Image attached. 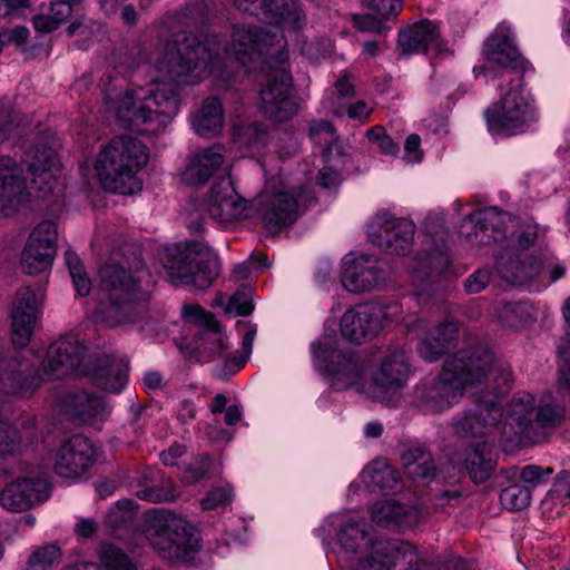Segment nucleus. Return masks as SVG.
<instances>
[{"instance_id": "f257e3e1", "label": "nucleus", "mask_w": 570, "mask_h": 570, "mask_svg": "<svg viewBox=\"0 0 570 570\" xmlns=\"http://www.w3.org/2000/svg\"><path fill=\"white\" fill-rule=\"evenodd\" d=\"M209 53L196 37H184L165 46L159 71L166 80L153 79L146 86L126 90L116 105L119 125L140 134H158L178 114V85L197 82L207 67Z\"/></svg>"}, {"instance_id": "f03ea898", "label": "nucleus", "mask_w": 570, "mask_h": 570, "mask_svg": "<svg viewBox=\"0 0 570 570\" xmlns=\"http://www.w3.org/2000/svg\"><path fill=\"white\" fill-rule=\"evenodd\" d=\"M494 354L478 344L446 356L439 375L415 389V404L425 412L440 413L462 397L468 387L481 384L492 371Z\"/></svg>"}, {"instance_id": "7ed1b4c3", "label": "nucleus", "mask_w": 570, "mask_h": 570, "mask_svg": "<svg viewBox=\"0 0 570 570\" xmlns=\"http://www.w3.org/2000/svg\"><path fill=\"white\" fill-rule=\"evenodd\" d=\"M38 314V302L30 287L17 291L11 305L12 345L0 347V391L18 394L31 387L35 366L22 348L29 343Z\"/></svg>"}, {"instance_id": "20e7f679", "label": "nucleus", "mask_w": 570, "mask_h": 570, "mask_svg": "<svg viewBox=\"0 0 570 570\" xmlns=\"http://www.w3.org/2000/svg\"><path fill=\"white\" fill-rule=\"evenodd\" d=\"M100 301L96 317L108 327H124L141 322L149 309V294L139 279L122 264L114 261L99 268Z\"/></svg>"}, {"instance_id": "39448f33", "label": "nucleus", "mask_w": 570, "mask_h": 570, "mask_svg": "<svg viewBox=\"0 0 570 570\" xmlns=\"http://www.w3.org/2000/svg\"><path fill=\"white\" fill-rule=\"evenodd\" d=\"M424 239L415 257L412 284L419 303L425 304L444 288L442 277L451 265L449 232L441 214H429L423 222Z\"/></svg>"}, {"instance_id": "423d86ee", "label": "nucleus", "mask_w": 570, "mask_h": 570, "mask_svg": "<svg viewBox=\"0 0 570 570\" xmlns=\"http://www.w3.org/2000/svg\"><path fill=\"white\" fill-rule=\"evenodd\" d=\"M148 158L147 148L139 139L122 135L104 147L95 169L106 190L129 195L140 189L136 174L147 165Z\"/></svg>"}, {"instance_id": "0eeeda50", "label": "nucleus", "mask_w": 570, "mask_h": 570, "mask_svg": "<svg viewBox=\"0 0 570 570\" xmlns=\"http://www.w3.org/2000/svg\"><path fill=\"white\" fill-rule=\"evenodd\" d=\"M528 61L520 53L513 39L501 29V81H509L512 89L501 100V136L523 132L534 120V110L517 88L521 87Z\"/></svg>"}, {"instance_id": "6e6552de", "label": "nucleus", "mask_w": 570, "mask_h": 570, "mask_svg": "<svg viewBox=\"0 0 570 570\" xmlns=\"http://www.w3.org/2000/svg\"><path fill=\"white\" fill-rule=\"evenodd\" d=\"M144 532L150 546L164 559L185 560L200 549L194 525L169 510L148 511Z\"/></svg>"}, {"instance_id": "1a4fd4ad", "label": "nucleus", "mask_w": 570, "mask_h": 570, "mask_svg": "<svg viewBox=\"0 0 570 570\" xmlns=\"http://www.w3.org/2000/svg\"><path fill=\"white\" fill-rule=\"evenodd\" d=\"M144 532L150 546L164 559L185 560L200 549L194 525L169 510L148 511Z\"/></svg>"}, {"instance_id": "9d476101", "label": "nucleus", "mask_w": 570, "mask_h": 570, "mask_svg": "<svg viewBox=\"0 0 570 570\" xmlns=\"http://www.w3.org/2000/svg\"><path fill=\"white\" fill-rule=\"evenodd\" d=\"M535 399L528 392L513 395L509 405L501 413V450L511 452L517 448L537 444L542 434L533 432L532 422Z\"/></svg>"}, {"instance_id": "9b49d317", "label": "nucleus", "mask_w": 570, "mask_h": 570, "mask_svg": "<svg viewBox=\"0 0 570 570\" xmlns=\"http://www.w3.org/2000/svg\"><path fill=\"white\" fill-rule=\"evenodd\" d=\"M475 409L464 410L451 420L453 435L469 441L487 436L499 422V392L485 390L474 395Z\"/></svg>"}, {"instance_id": "f8f14e48", "label": "nucleus", "mask_w": 570, "mask_h": 570, "mask_svg": "<svg viewBox=\"0 0 570 570\" xmlns=\"http://www.w3.org/2000/svg\"><path fill=\"white\" fill-rule=\"evenodd\" d=\"M259 96V109L272 121L285 122L298 111L299 105L293 91L292 76L284 68L269 71Z\"/></svg>"}, {"instance_id": "ddd939ff", "label": "nucleus", "mask_w": 570, "mask_h": 570, "mask_svg": "<svg viewBox=\"0 0 570 570\" xmlns=\"http://www.w3.org/2000/svg\"><path fill=\"white\" fill-rule=\"evenodd\" d=\"M313 347L316 366L332 376L333 389L341 391L357 382L361 366L353 352L336 348L335 340L332 337L322 338Z\"/></svg>"}, {"instance_id": "4468645a", "label": "nucleus", "mask_w": 570, "mask_h": 570, "mask_svg": "<svg viewBox=\"0 0 570 570\" xmlns=\"http://www.w3.org/2000/svg\"><path fill=\"white\" fill-rule=\"evenodd\" d=\"M370 549V553L357 561L355 570H390L393 566L399 570H429L410 542L376 540Z\"/></svg>"}, {"instance_id": "2eb2a0df", "label": "nucleus", "mask_w": 570, "mask_h": 570, "mask_svg": "<svg viewBox=\"0 0 570 570\" xmlns=\"http://www.w3.org/2000/svg\"><path fill=\"white\" fill-rule=\"evenodd\" d=\"M184 316L198 326L193 340V350L198 362L209 363L220 357L227 350L222 326L214 314L206 312L199 305H185Z\"/></svg>"}, {"instance_id": "dca6fc26", "label": "nucleus", "mask_w": 570, "mask_h": 570, "mask_svg": "<svg viewBox=\"0 0 570 570\" xmlns=\"http://www.w3.org/2000/svg\"><path fill=\"white\" fill-rule=\"evenodd\" d=\"M86 354L87 346L77 335H63L49 346L38 375L42 380H59L73 372L81 373Z\"/></svg>"}, {"instance_id": "f3484780", "label": "nucleus", "mask_w": 570, "mask_h": 570, "mask_svg": "<svg viewBox=\"0 0 570 570\" xmlns=\"http://www.w3.org/2000/svg\"><path fill=\"white\" fill-rule=\"evenodd\" d=\"M57 226L43 220L31 232L21 255V266L29 275L45 272L56 255Z\"/></svg>"}, {"instance_id": "a211bd4d", "label": "nucleus", "mask_w": 570, "mask_h": 570, "mask_svg": "<svg viewBox=\"0 0 570 570\" xmlns=\"http://www.w3.org/2000/svg\"><path fill=\"white\" fill-rule=\"evenodd\" d=\"M384 309L373 303L358 304L347 309L341 318L342 335L353 343L374 338L383 328Z\"/></svg>"}, {"instance_id": "6ab92c4d", "label": "nucleus", "mask_w": 570, "mask_h": 570, "mask_svg": "<svg viewBox=\"0 0 570 570\" xmlns=\"http://www.w3.org/2000/svg\"><path fill=\"white\" fill-rule=\"evenodd\" d=\"M386 278L383 263L373 256L361 255L343 264L342 284L348 292H370L385 285Z\"/></svg>"}, {"instance_id": "aec40b11", "label": "nucleus", "mask_w": 570, "mask_h": 570, "mask_svg": "<svg viewBox=\"0 0 570 570\" xmlns=\"http://www.w3.org/2000/svg\"><path fill=\"white\" fill-rule=\"evenodd\" d=\"M96 460V449L83 435L77 434L63 442L56 454L55 472L62 478L83 474Z\"/></svg>"}, {"instance_id": "412c9836", "label": "nucleus", "mask_w": 570, "mask_h": 570, "mask_svg": "<svg viewBox=\"0 0 570 570\" xmlns=\"http://www.w3.org/2000/svg\"><path fill=\"white\" fill-rule=\"evenodd\" d=\"M377 230L373 233V243L390 255L403 256L411 252L415 225L405 218L376 216Z\"/></svg>"}, {"instance_id": "4be33fe9", "label": "nucleus", "mask_w": 570, "mask_h": 570, "mask_svg": "<svg viewBox=\"0 0 570 570\" xmlns=\"http://www.w3.org/2000/svg\"><path fill=\"white\" fill-rule=\"evenodd\" d=\"M254 206L262 215L266 228L277 233L283 227L291 226L298 217V206L292 194L278 191L272 195H261Z\"/></svg>"}, {"instance_id": "5701e85b", "label": "nucleus", "mask_w": 570, "mask_h": 570, "mask_svg": "<svg viewBox=\"0 0 570 570\" xmlns=\"http://www.w3.org/2000/svg\"><path fill=\"white\" fill-rule=\"evenodd\" d=\"M207 214L216 220L229 222L247 218V203L236 193L229 179L215 183L206 199Z\"/></svg>"}, {"instance_id": "b1692460", "label": "nucleus", "mask_w": 570, "mask_h": 570, "mask_svg": "<svg viewBox=\"0 0 570 570\" xmlns=\"http://www.w3.org/2000/svg\"><path fill=\"white\" fill-rule=\"evenodd\" d=\"M49 497V484L42 479H18L0 494L1 505L12 512H21Z\"/></svg>"}, {"instance_id": "393cba45", "label": "nucleus", "mask_w": 570, "mask_h": 570, "mask_svg": "<svg viewBox=\"0 0 570 570\" xmlns=\"http://www.w3.org/2000/svg\"><path fill=\"white\" fill-rule=\"evenodd\" d=\"M268 32H265L262 28L256 26H233L230 35V49L235 58L242 63L246 65L254 60V57L258 58L263 55H272L268 50V46H273V39Z\"/></svg>"}, {"instance_id": "a878e982", "label": "nucleus", "mask_w": 570, "mask_h": 570, "mask_svg": "<svg viewBox=\"0 0 570 570\" xmlns=\"http://www.w3.org/2000/svg\"><path fill=\"white\" fill-rule=\"evenodd\" d=\"M543 267L542 253H501V281L511 285H524L539 278Z\"/></svg>"}, {"instance_id": "bb28decb", "label": "nucleus", "mask_w": 570, "mask_h": 570, "mask_svg": "<svg viewBox=\"0 0 570 570\" xmlns=\"http://www.w3.org/2000/svg\"><path fill=\"white\" fill-rule=\"evenodd\" d=\"M97 387L111 392H120L127 383L128 362L112 355H100L81 371Z\"/></svg>"}, {"instance_id": "cd10ccee", "label": "nucleus", "mask_w": 570, "mask_h": 570, "mask_svg": "<svg viewBox=\"0 0 570 570\" xmlns=\"http://www.w3.org/2000/svg\"><path fill=\"white\" fill-rule=\"evenodd\" d=\"M26 179L16 163L8 157L0 158V212L4 216L14 213L18 206L29 199Z\"/></svg>"}, {"instance_id": "c85d7f7f", "label": "nucleus", "mask_w": 570, "mask_h": 570, "mask_svg": "<svg viewBox=\"0 0 570 570\" xmlns=\"http://www.w3.org/2000/svg\"><path fill=\"white\" fill-rule=\"evenodd\" d=\"M498 225V207H488L465 216L459 226L458 233L472 245H489L497 239Z\"/></svg>"}, {"instance_id": "c756f323", "label": "nucleus", "mask_w": 570, "mask_h": 570, "mask_svg": "<svg viewBox=\"0 0 570 570\" xmlns=\"http://www.w3.org/2000/svg\"><path fill=\"white\" fill-rule=\"evenodd\" d=\"M57 146L58 142L55 136L48 134L23 153L21 163L35 179L36 177L42 178L45 176L42 180L46 181V177H51L50 173L58 168Z\"/></svg>"}, {"instance_id": "7c9ffc66", "label": "nucleus", "mask_w": 570, "mask_h": 570, "mask_svg": "<svg viewBox=\"0 0 570 570\" xmlns=\"http://www.w3.org/2000/svg\"><path fill=\"white\" fill-rule=\"evenodd\" d=\"M371 519L380 528L406 530L419 523L420 511L413 505L389 500L371 507Z\"/></svg>"}, {"instance_id": "2f4dec72", "label": "nucleus", "mask_w": 570, "mask_h": 570, "mask_svg": "<svg viewBox=\"0 0 570 570\" xmlns=\"http://www.w3.org/2000/svg\"><path fill=\"white\" fill-rule=\"evenodd\" d=\"M223 147L214 145L193 153L181 174L188 185H204L222 166L224 161Z\"/></svg>"}, {"instance_id": "473e14b6", "label": "nucleus", "mask_w": 570, "mask_h": 570, "mask_svg": "<svg viewBox=\"0 0 570 570\" xmlns=\"http://www.w3.org/2000/svg\"><path fill=\"white\" fill-rule=\"evenodd\" d=\"M410 375V364L402 348L390 351L373 374V383L384 390L402 389Z\"/></svg>"}, {"instance_id": "72a5a7b5", "label": "nucleus", "mask_w": 570, "mask_h": 570, "mask_svg": "<svg viewBox=\"0 0 570 570\" xmlns=\"http://www.w3.org/2000/svg\"><path fill=\"white\" fill-rule=\"evenodd\" d=\"M401 55L426 53L431 46L441 51V38L438 27L429 20H423L401 31L397 38Z\"/></svg>"}, {"instance_id": "f704fd0d", "label": "nucleus", "mask_w": 570, "mask_h": 570, "mask_svg": "<svg viewBox=\"0 0 570 570\" xmlns=\"http://www.w3.org/2000/svg\"><path fill=\"white\" fill-rule=\"evenodd\" d=\"M190 247L197 253L190 262L193 285L199 291L208 288L220 274V263L214 250L202 240H190Z\"/></svg>"}, {"instance_id": "c9c22d12", "label": "nucleus", "mask_w": 570, "mask_h": 570, "mask_svg": "<svg viewBox=\"0 0 570 570\" xmlns=\"http://www.w3.org/2000/svg\"><path fill=\"white\" fill-rule=\"evenodd\" d=\"M195 255L197 253L190 247V240L166 248L163 262L173 282L190 285L195 279L190 267Z\"/></svg>"}, {"instance_id": "e433bc0d", "label": "nucleus", "mask_w": 570, "mask_h": 570, "mask_svg": "<svg viewBox=\"0 0 570 570\" xmlns=\"http://www.w3.org/2000/svg\"><path fill=\"white\" fill-rule=\"evenodd\" d=\"M195 132L205 138L217 136L224 126V110L219 98L208 97L191 117Z\"/></svg>"}, {"instance_id": "4c0bfd02", "label": "nucleus", "mask_w": 570, "mask_h": 570, "mask_svg": "<svg viewBox=\"0 0 570 570\" xmlns=\"http://www.w3.org/2000/svg\"><path fill=\"white\" fill-rule=\"evenodd\" d=\"M401 461L406 474L417 483L429 484L435 478V464L432 454L422 446L405 450Z\"/></svg>"}, {"instance_id": "58836bf2", "label": "nucleus", "mask_w": 570, "mask_h": 570, "mask_svg": "<svg viewBox=\"0 0 570 570\" xmlns=\"http://www.w3.org/2000/svg\"><path fill=\"white\" fill-rule=\"evenodd\" d=\"M494 444L480 442L470 448L466 454L465 468L475 483H482L489 479L497 466V454L493 453Z\"/></svg>"}, {"instance_id": "ea45409f", "label": "nucleus", "mask_w": 570, "mask_h": 570, "mask_svg": "<svg viewBox=\"0 0 570 570\" xmlns=\"http://www.w3.org/2000/svg\"><path fill=\"white\" fill-rule=\"evenodd\" d=\"M305 16L298 0H267L263 22L279 24L287 22L295 29L302 28Z\"/></svg>"}, {"instance_id": "a19ab883", "label": "nucleus", "mask_w": 570, "mask_h": 570, "mask_svg": "<svg viewBox=\"0 0 570 570\" xmlns=\"http://www.w3.org/2000/svg\"><path fill=\"white\" fill-rule=\"evenodd\" d=\"M566 415L564 407L554 403L535 402L532 429L534 433L542 434L538 443L547 438L560 426Z\"/></svg>"}, {"instance_id": "79ce46f5", "label": "nucleus", "mask_w": 570, "mask_h": 570, "mask_svg": "<svg viewBox=\"0 0 570 570\" xmlns=\"http://www.w3.org/2000/svg\"><path fill=\"white\" fill-rule=\"evenodd\" d=\"M101 564L80 563L67 566L61 570H137L128 556L114 544H104L100 549Z\"/></svg>"}, {"instance_id": "37998d69", "label": "nucleus", "mask_w": 570, "mask_h": 570, "mask_svg": "<svg viewBox=\"0 0 570 570\" xmlns=\"http://www.w3.org/2000/svg\"><path fill=\"white\" fill-rule=\"evenodd\" d=\"M337 540L344 551L348 553H358L376 541L370 534V525L357 521L343 525L337 533Z\"/></svg>"}, {"instance_id": "c03bdc74", "label": "nucleus", "mask_w": 570, "mask_h": 570, "mask_svg": "<svg viewBox=\"0 0 570 570\" xmlns=\"http://www.w3.org/2000/svg\"><path fill=\"white\" fill-rule=\"evenodd\" d=\"M66 403L72 409V414L82 421L96 417L105 407L104 397L89 393L88 391H75L69 393Z\"/></svg>"}, {"instance_id": "a18cd8bd", "label": "nucleus", "mask_w": 570, "mask_h": 570, "mask_svg": "<svg viewBox=\"0 0 570 570\" xmlns=\"http://www.w3.org/2000/svg\"><path fill=\"white\" fill-rule=\"evenodd\" d=\"M235 137L236 140L247 149L259 151L268 145L271 132L265 124L253 121L238 127L235 130Z\"/></svg>"}, {"instance_id": "49530a36", "label": "nucleus", "mask_w": 570, "mask_h": 570, "mask_svg": "<svg viewBox=\"0 0 570 570\" xmlns=\"http://www.w3.org/2000/svg\"><path fill=\"white\" fill-rule=\"evenodd\" d=\"M363 478L379 490H394L399 481L397 472L383 460H375L367 465Z\"/></svg>"}, {"instance_id": "de8ad7c7", "label": "nucleus", "mask_w": 570, "mask_h": 570, "mask_svg": "<svg viewBox=\"0 0 570 570\" xmlns=\"http://www.w3.org/2000/svg\"><path fill=\"white\" fill-rule=\"evenodd\" d=\"M65 258L77 294L81 297L87 296L91 289V282L81 259L77 253L69 249L66 250Z\"/></svg>"}, {"instance_id": "09e8293b", "label": "nucleus", "mask_w": 570, "mask_h": 570, "mask_svg": "<svg viewBox=\"0 0 570 570\" xmlns=\"http://www.w3.org/2000/svg\"><path fill=\"white\" fill-rule=\"evenodd\" d=\"M531 492L528 487L513 483L501 487V507L509 511H521L529 507Z\"/></svg>"}, {"instance_id": "8fccbe9b", "label": "nucleus", "mask_w": 570, "mask_h": 570, "mask_svg": "<svg viewBox=\"0 0 570 570\" xmlns=\"http://www.w3.org/2000/svg\"><path fill=\"white\" fill-rule=\"evenodd\" d=\"M252 301V288L248 286H243L228 298L224 312L226 314L234 313L236 316H248L254 309Z\"/></svg>"}, {"instance_id": "3c124183", "label": "nucleus", "mask_w": 570, "mask_h": 570, "mask_svg": "<svg viewBox=\"0 0 570 570\" xmlns=\"http://www.w3.org/2000/svg\"><path fill=\"white\" fill-rule=\"evenodd\" d=\"M137 497L153 503H160L173 501L176 498V492L169 481L161 483L156 481L150 487L138 490Z\"/></svg>"}, {"instance_id": "603ef678", "label": "nucleus", "mask_w": 570, "mask_h": 570, "mask_svg": "<svg viewBox=\"0 0 570 570\" xmlns=\"http://www.w3.org/2000/svg\"><path fill=\"white\" fill-rule=\"evenodd\" d=\"M59 558V547L51 544L40 548L30 556L27 570H50Z\"/></svg>"}, {"instance_id": "864d4df0", "label": "nucleus", "mask_w": 570, "mask_h": 570, "mask_svg": "<svg viewBox=\"0 0 570 570\" xmlns=\"http://www.w3.org/2000/svg\"><path fill=\"white\" fill-rule=\"evenodd\" d=\"M205 213L207 205L203 202L190 200L186 207V226L190 233L197 234L204 232Z\"/></svg>"}, {"instance_id": "5fc2aeb1", "label": "nucleus", "mask_w": 570, "mask_h": 570, "mask_svg": "<svg viewBox=\"0 0 570 570\" xmlns=\"http://www.w3.org/2000/svg\"><path fill=\"white\" fill-rule=\"evenodd\" d=\"M528 306L524 303H507L501 307V324L518 327L528 321Z\"/></svg>"}, {"instance_id": "6e6d98bb", "label": "nucleus", "mask_w": 570, "mask_h": 570, "mask_svg": "<svg viewBox=\"0 0 570 570\" xmlns=\"http://www.w3.org/2000/svg\"><path fill=\"white\" fill-rule=\"evenodd\" d=\"M390 18L379 16V13L352 14L354 27L361 32L381 33L385 30L384 22Z\"/></svg>"}, {"instance_id": "4d7b16f0", "label": "nucleus", "mask_w": 570, "mask_h": 570, "mask_svg": "<svg viewBox=\"0 0 570 570\" xmlns=\"http://www.w3.org/2000/svg\"><path fill=\"white\" fill-rule=\"evenodd\" d=\"M20 445V435L17 429L7 422H0V454H13Z\"/></svg>"}, {"instance_id": "13d9d810", "label": "nucleus", "mask_w": 570, "mask_h": 570, "mask_svg": "<svg viewBox=\"0 0 570 570\" xmlns=\"http://www.w3.org/2000/svg\"><path fill=\"white\" fill-rule=\"evenodd\" d=\"M432 340L445 345V350L458 340L459 328L458 324L451 321H445L438 324L430 333Z\"/></svg>"}, {"instance_id": "bf43d9fd", "label": "nucleus", "mask_w": 570, "mask_h": 570, "mask_svg": "<svg viewBox=\"0 0 570 570\" xmlns=\"http://www.w3.org/2000/svg\"><path fill=\"white\" fill-rule=\"evenodd\" d=\"M553 473L552 468H541L539 465H527L520 471V479L532 487L546 483L549 476Z\"/></svg>"}, {"instance_id": "052dcab7", "label": "nucleus", "mask_w": 570, "mask_h": 570, "mask_svg": "<svg viewBox=\"0 0 570 570\" xmlns=\"http://www.w3.org/2000/svg\"><path fill=\"white\" fill-rule=\"evenodd\" d=\"M445 345L432 340L429 334L417 344L419 354L428 362L439 361L445 353Z\"/></svg>"}, {"instance_id": "680f3d73", "label": "nucleus", "mask_w": 570, "mask_h": 570, "mask_svg": "<svg viewBox=\"0 0 570 570\" xmlns=\"http://www.w3.org/2000/svg\"><path fill=\"white\" fill-rule=\"evenodd\" d=\"M366 7L384 18L396 17L402 9V0H364Z\"/></svg>"}, {"instance_id": "e2e57ef3", "label": "nucleus", "mask_w": 570, "mask_h": 570, "mask_svg": "<svg viewBox=\"0 0 570 570\" xmlns=\"http://www.w3.org/2000/svg\"><path fill=\"white\" fill-rule=\"evenodd\" d=\"M492 273L487 268H479L472 275H470L464 287L469 294H476L483 291L491 281Z\"/></svg>"}, {"instance_id": "0e129e2a", "label": "nucleus", "mask_w": 570, "mask_h": 570, "mask_svg": "<svg viewBox=\"0 0 570 570\" xmlns=\"http://www.w3.org/2000/svg\"><path fill=\"white\" fill-rule=\"evenodd\" d=\"M538 237V226L537 225H525L517 235V247L515 248H507L509 252H523L528 253L530 246L534 245V242Z\"/></svg>"}, {"instance_id": "69168bd1", "label": "nucleus", "mask_w": 570, "mask_h": 570, "mask_svg": "<svg viewBox=\"0 0 570 570\" xmlns=\"http://www.w3.org/2000/svg\"><path fill=\"white\" fill-rule=\"evenodd\" d=\"M212 465V459L209 455L204 454L199 459L187 466L186 472L189 478V483H196L203 480Z\"/></svg>"}, {"instance_id": "338daca9", "label": "nucleus", "mask_w": 570, "mask_h": 570, "mask_svg": "<svg viewBox=\"0 0 570 570\" xmlns=\"http://www.w3.org/2000/svg\"><path fill=\"white\" fill-rule=\"evenodd\" d=\"M230 500V492L223 488L212 490L206 498L202 500L204 510H214L226 504Z\"/></svg>"}, {"instance_id": "774afa93", "label": "nucleus", "mask_w": 570, "mask_h": 570, "mask_svg": "<svg viewBox=\"0 0 570 570\" xmlns=\"http://www.w3.org/2000/svg\"><path fill=\"white\" fill-rule=\"evenodd\" d=\"M238 10L263 21L267 0H233Z\"/></svg>"}]
</instances>
